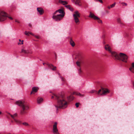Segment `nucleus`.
I'll return each mask as SVG.
<instances>
[{"mask_svg": "<svg viewBox=\"0 0 134 134\" xmlns=\"http://www.w3.org/2000/svg\"><path fill=\"white\" fill-rule=\"evenodd\" d=\"M53 95L52 98H55L57 100V104L55 105L57 110L67 107L68 103L65 100V97L63 93H54Z\"/></svg>", "mask_w": 134, "mask_h": 134, "instance_id": "obj_1", "label": "nucleus"}, {"mask_svg": "<svg viewBox=\"0 0 134 134\" xmlns=\"http://www.w3.org/2000/svg\"><path fill=\"white\" fill-rule=\"evenodd\" d=\"M105 49L111 53V56L114 59L120 60L123 62H126L128 57L125 54L120 53L119 55L115 52H112L111 48L109 44H106L105 47Z\"/></svg>", "mask_w": 134, "mask_h": 134, "instance_id": "obj_2", "label": "nucleus"}, {"mask_svg": "<svg viewBox=\"0 0 134 134\" xmlns=\"http://www.w3.org/2000/svg\"><path fill=\"white\" fill-rule=\"evenodd\" d=\"M15 104L20 106L21 108L20 114L24 115L27 113V111L29 108L28 104L23 100H19L15 102Z\"/></svg>", "mask_w": 134, "mask_h": 134, "instance_id": "obj_3", "label": "nucleus"}, {"mask_svg": "<svg viewBox=\"0 0 134 134\" xmlns=\"http://www.w3.org/2000/svg\"><path fill=\"white\" fill-rule=\"evenodd\" d=\"M73 95H75L81 97H83L84 96V94H81V93H73V94L69 95L67 97V99L68 102H71L74 100V97L73 96Z\"/></svg>", "mask_w": 134, "mask_h": 134, "instance_id": "obj_4", "label": "nucleus"}, {"mask_svg": "<svg viewBox=\"0 0 134 134\" xmlns=\"http://www.w3.org/2000/svg\"><path fill=\"white\" fill-rule=\"evenodd\" d=\"M64 16V15L63 14H54V13L53 14L52 18L55 21H59L62 20Z\"/></svg>", "mask_w": 134, "mask_h": 134, "instance_id": "obj_5", "label": "nucleus"}, {"mask_svg": "<svg viewBox=\"0 0 134 134\" xmlns=\"http://www.w3.org/2000/svg\"><path fill=\"white\" fill-rule=\"evenodd\" d=\"M75 22L76 24H79L80 23V21L79 18L80 17V14L78 11H76L73 15Z\"/></svg>", "mask_w": 134, "mask_h": 134, "instance_id": "obj_6", "label": "nucleus"}, {"mask_svg": "<svg viewBox=\"0 0 134 134\" xmlns=\"http://www.w3.org/2000/svg\"><path fill=\"white\" fill-rule=\"evenodd\" d=\"M8 17L7 14L3 11L0 12V21L2 22L5 20Z\"/></svg>", "mask_w": 134, "mask_h": 134, "instance_id": "obj_7", "label": "nucleus"}, {"mask_svg": "<svg viewBox=\"0 0 134 134\" xmlns=\"http://www.w3.org/2000/svg\"><path fill=\"white\" fill-rule=\"evenodd\" d=\"M57 122H55L53 126V131L54 134H59L58 132V130L57 128Z\"/></svg>", "mask_w": 134, "mask_h": 134, "instance_id": "obj_8", "label": "nucleus"}, {"mask_svg": "<svg viewBox=\"0 0 134 134\" xmlns=\"http://www.w3.org/2000/svg\"><path fill=\"white\" fill-rule=\"evenodd\" d=\"M54 13V14H59L60 15L63 14L64 15V16L65 15V13L63 9H60L56 10Z\"/></svg>", "mask_w": 134, "mask_h": 134, "instance_id": "obj_9", "label": "nucleus"}, {"mask_svg": "<svg viewBox=\"0 0 134 134\" xmlns=\"http://www.w3.org/2000/svg\"><path fill=\"white\" fill-rule=\"evenodd\" d=\"M110 91L107 88H102L101 89L99 90L98 92H109Z\"/></svg>", "mask_w": 134, "mask_h": 134, "instance_id": "obj_10", "label": "nucleus"}, {"mask_svg": "<svg viewBox=\"0 0 134 134\" xmlns=\"http://www.w3.org/2000/svg\"><path fill=\"white\" fill-rule=\"evenodd\" d=\"M17 115V114L15 113L13 115H11L9 113H7V116L8 118H9V116H10L14 120V119H15V118L16 117Z\"/></svg>", "mask_w": 134, "mask_h": 134, "instance_id": "obj_11", "label": "nucleus"}, {"mask_svg": "<svg viewBox=\"0 0 134 134\" xmlns=\"http://www.w3.org/2000/svg\"><path fill=\"white\" fill-rule=\"evenodd\" d=\"M89 16L90 18H93L94 20L98 19V17L95 15L91 13V12H90Z\"/></svg>", "mask_w": 134, "mask_h": 134, "instance_id": "obj_12", "label": "nucleus"}, {"mask_svg": "<svg viewBox=\"0 0 134 134\" xmlns=\"http://www.w3.org/2000/svg\"><path fill=\"white\" fill-rule=\"evenodd\" d=\"M89 16L90 18H93L94 20L98 19V17L95 15L91 13V12H90Z\"/></svg>", "mask_w": 134, "mask_h": 134, "instance_id": "obj_13", "label": "nucleus"}, {"mask_svg": "<svg viewBox=\"0 0 134 134\" xmlns=\"http://www.w3.org/2000/svg\"><path fill=\"white\" fill-rule=\"evenodd\" d=\"M38 12L40 15H42L44 13V11L43 9L41 8H38L37 9Z\"/></svg>", "mask_w": 134, "mask_h": 134, "instance_id": "obj_14", "label": "nucleus"}, {"mask_svg": "<svg viewBox=\"0 0 134 134\" xmlns=\"http://www.w3.org/2000/svg\"><path fill=\"white\" fill-rule=\"evenodd\" d=\"M72 2H75L76 4L80 6L81 5L80 3V0H72Z\"/></svg>", "mask_w": 134, "mask_h": 134, "instance_id": "obj_15", "label": "nucleus"}, {"mask_svg": "<svg viewBox=\"0 0 134 134\" xmlns=\"http://www.w3.org/2000/svg\"><path fill=\"white\" fill-rule=\"evenodd\" d=\"M39 89V88L37 87H35L32 88V91L31 92H37Z\"/></svg>", "mask_w": 134, "mask_h": 134, "instance_id": "obj_16", "label": "nucleus"}, {"mask_svg": "<svg viewBox=\"0 0 134 134\" xmlns=\"http://www.w3.org/2000/svg\"><path fill=\"white\" fill-rule=\"evenodd\" d=\"M107 93H97V95L99 96H104L107 94Z\"/></svg>", "mask_w": 134, "mask_h": 134, "instance_id": "obj_17", "label": "nucleus"}, {"mask_svg": "<svg viewBox=\"0 0 134 134\" xmlns=\"http://www.w3.org/2000/svg\"><path fill=\"white\" fill-rule=\"evenodd\" d=\"M43 101L42 98L40 97H38L37 99V103L38 104H40Z\"/></svg>", "mask_w": 134, "mask_h": 134, "instance_id": "obj_18", "label": "nucleus"}, {"mask_svg": "<svg viewBox=\"0 0 134 134\" xmlns=\"http://www.w3.org/2000/svg\"><path fill=\"white\" fill-rule=\"evenodd\" d=\"M59 2L64 5L66 4H68V3L67 2L61 0H59Z\"/></svg>", "mask_w": 134, "mask_h": 134, "instance_id": "obj_19", "label": "nucleus"}, {"mask_svg": "<svg viewBox=\"0 0 134 134\" xmlns=\"http://www.w3.org/2000/svg\"><path fill=\"white\" fill-rule=\"evenodd\" d=\"M49 67L51 68L52 70H56V67L55 66H53L52 64H48Z\"/></svg>", "mask_w": 134, "mask_h": 134, "instance_id": "obj_20", "label": "nucleus"}, {"mask_svg": "<svg viewBox=\"0 0 134 134\" xmlns=\"http://www.w3.org/2000/svg\"><path fill=\"white\" fill-rule=\"evenodd\" d=\"M117 21L120 24L123 25H124V23H123V21H121L120 18H118L117 19Z\"/></svg>", "mask_w": 134, "mask_h": 134, "instance_id": "obj_21", "label": "nucleus"}, {"mask_svg": "<svg viewBox=\"0 0 134 134\" xmlns=\"http://www.w3.org/2000/svg\"><path fill=\"white\" fill-rule=\"evenodd\" d=\"M70 44L72 47H73L75 46V44L74 42L71 39H70Z\"/></svg>", "mask_w": 134, "mask_h": 134, "instance_id": "obj_22", "label": "nucleus"}, {"mask_svg": "<svg viewBox=\"0 0 134 134\" xmlns=\"http://www.w3.org/2000/svg\"><path fill=\"white\" fill-rule=\"evenodd\" d=\"M21 53H24L25 54H27L29 53L28 51L24 49H22L21 50Z\"/></svg>", "mask_w": 134, "mask_h": 134, "instance_id": "obj_23", "label": "nucleus"}, {"mask_svg": "<svg viewBox=\"0 0 134 134\" xmlns=\"http://www.w3.org/2000/svg\"><path fill=\"white\" fill-rule=\"evenodd\" d=\"M25 34L27 36H29V34H30L32 35H34L31 32H30L25 31Z\"/></svg>", "mask_w": 134, "mask_h": 134, "instance_id": "obj_24", "label": "nucleus"}, {"mask_svg": "<svg viewBox=\"0 0 134 134\" xmlns=\"http://www.w3.org/2000/svg\"><path fill=\"white\" fill-rule=\"evenodd\" d=\"M14 121L17 124H20L21 123V121L16 119H14Z\"/></svg>", "mask_w": 134, "mask_h": 134, "instance_id": "obj_25", "label": "nucleus"}, {"mask_svg": "<svg viewBox=\"0 0 134 134\" xmlns=\"http://www.w3.org/2000/svg\"><path fill=\"white\" fill-rule=\"evenodd\" d=\"M65 7L71 10H72L73 9L71 8L70 6V5H66Z\"/></svg>", "mask_w": 134, "mask_h": 134, "instance_id": "obj_26", "label": "nucleus"}, {"mask_svg": "<svg viewBox=\"0 0 134 134\" xmlns=\"http://www.w3.org/2000/svg\"><path fill=\"white\" fill-rule=\"evenodd\" d=\"M22 124L24 125L25 126H29V124L26 122H23L22 123Z\"/></svg>", "mask_w": 134, "mask_h": 134, "instance_id": "obj_27", "label": "nucleus"}, {"mask_svg": "<svg viewBox=\"0 0 134 134\" xmlns=\"http://www.w3.org/2000/svg\"><path fill=\"white\" fill-rule=\"evenodd\" d=\"M116 4V2H115L114 3L110 5L111 7V8H113L114 7Z\"/></svg>", "mask_w": 134, "mask_h": 134, "instance_id": "obj_28", "label": "nucleus"}, {"mask_svg": "<svg viewBox=\"0 0 134 134\" xmlns=\"http://www.w3.org/2000/svg\"><path fill=\"white\" fill-rule=\"evenodd\" d=\"M130 70L131 71L134 73V68H130Z\"/></svg>", "mask_w": 134, "mask_h": 134, "instance_id": "obj_29", "label": "nucleus"}, {"mask_svg": "<svg viewBox=\"0 0 134 134\" xmlns=\"http://www.w3.org/2000/svg\"><path fill=\"white\" fill-rule=\"evenodd\" d=\"M121 4L123 6H127V4L125 3L122 2L121 3Z\"/></svg>", "mask_w": 134, "mask_h": 134, "instance_id": "obj_30", "label": "nucleus"}, {"mask_svg": "<svg viewBox=\"0 0 134 134\" xmlns=\"http://www.w3.org/2000/svg\"><path fill=\"white\" fill-rule=\"evenodd\" d=\"M80 62L78 61H77L76 62V64L77 65L79 66V67L80 68Z\"/></svg>", "mask_w": 134, "mask_h": 134, "instance_id": "obj_31", "label": "nucleus"}, {"mask_svg": "<svg viewBox=\"0 0 134 134\" xmlns=\"http://www.w3.org/2000/svg\"><path fill=\"white\" fill-rule=\"evenodd\" d=\"M80 104V103H77L75 104V106L77 108H78L79 107V105Z\"/></svg>", "mask_w": 134, "mask_h": 134, "instance_id": "obj_32", "label": "nucleus"}, {"mask_svg": "<svg viewBox=\"0 0 134 134\" xmlns=\"http://www.w3.org/2000/svg\"><path fill=\"white\" fill-rule=\"evenodd\" d=\"M34 36L37 39H39L40 38V37L38 36L34 35Z\"/></svg>", "mask_w": 134, "mask_h": 134, "instance_id": "obj_33", "label": "nucleus"}, {"mask_svg": "<svg viewBox=\"0 0 134 134\" xmlns=\"http://www.w3.org/2000/svg\"><path fill=\"white\" fill-rule=\"evenodd\" d=\"M97 20H98V22L99 23H102V21L101 20L99 19L98 18V19Z\"/></svg>", "mask_w": 134, "mask_h": 134, "instance_id": "obj_34", "label": "nucleus"}, {"mask_svg": "<svg viewBox=\"0 0 134 134\" xmlns=\"http://www.w3.org/2000/svg\"><path fill=\"white\" fill-rule=\"evenodd\" d=\"M131 68H134V62L132 64V66Z\"/></svg>", "mask_w": 134, "mask_h": 134, "instance_id": "obj_35", "label": "nucleus"}, {"mask_svg": "<svg viewBox=\"0 0 134 134\" xmlns=\"http://www.w3.org/2000/svg\"><path fill=\"white\" fill-rule=\"evenodd\" d=\"M78 71H79V73H80L81 72V70L80 67V69Z\"/></svg>", "mask_w": 134, "mask_h": 134, "instance_id": "obj_36", "label": "nucleus"}, {"mask_svg": "<svg viewBox=\"0 0 134 134\" xmlns=\"http://www.w3.org/2000/svg\"><path fill=\"white\" fill-rule=\"evenodd\" d=\"M15 21L16 22H17L18 23H20V21L19 20H17L16 19L15 20Z\"/></svg>", "mask_w": 134, "mask_h": 134, "instance_id": "obj_37", "label": "nucleus"}, {"mask_svg": "<svg viewBox=\"0 0 134 134\" xmlns=\"http://www.w3.org/2000/svg\"><path fill=\"white\" fill-rule=\"evenodd\" d=\"M97 92V91H96V90H92V92Z\"/></svg>", "mask_w": 134, "mask_h": 134, "instance_id": "obj_38", "label": "nucleus"}, {"mask_svg": "<svg viewBox=\"0 0 134 134\" xmlns=\"http://www.w3.org/2000/svg\"><path fill=\"white\" fill-rule=\"evenodd\" d=\"M9 19H10L11 20H13V18L11 17H8H8Z\"/></svg>", "mask_w": 134, "mask_h": 134, "instance_id": "obj_39", "label": "nucleus"}, {"mask_svg": "<svg viewBox=\"0 0 134 134\" xmlns=\"http://www.w3.org/2000/svg\"><path fill=\"white\" fill-rule=\"evenodd\" d=\"M35 94V93H31L30 95H34Z\"/></svg>", "mask_w": 134, "mask_h": 134, "instance_id": "obj_40", "label": "nucleus"}, {"mask_svg": "<svg viewBox=\"0 0 134 134\" xmlns=\"http://www.w3.org/2000/svg\"><path fill=\"white\" fill-rule=\"evenodd\" d=\"M21 44H23V40H22L21 41Z\"/></svg>", "mask_w": 134, "mask_h": 134, "instance_id": "obj_41", "label": "nucleus"}, {"mask_svg": "<svg viewBox=\"0 0 134 134\" xmlns=\"http://www.w3.org/2000/svg\"><path fill=\"white\" fill-rule=\"evenodd\" d=\"M108 9H110L111 8V6H110H110H108Z\"/></svg>", "mask_w": 134, "mask_h": 134, "instance_id": "obj_42", "label": "nucleus"}, {"mask_svg": "<svg viewBox=\"0 0 134 134\" xmlns=\"http://www.w3.org/2000/svg\"><path fill=\"white\" fill-rule=\"evenodd\" d=\"M18 45H20L21 44V43L20 42H19L18 43Z\"/></svg>", "mask_w": 134, "mask_h": 134, "instance_id": "obj_43", "label": "nucleus"}, {"mask_svg": "<svg viewBox=\"0 0 134 134\" xmlns=\"http://www.w3.org/2000/svg\"><path fill=\"white\" fill-rule=\"evenodd\" d=\"M61 77V79H62V80L63 81V78H62V77Z\"/></svg>", "mask_w": 134, "mask_h": 134, "instance_id": "obj_44", "label": "nucleus"}, {"mask_svg": "<svg viewBox=\"0 0 134 134\" xmlns=\"http://www.w3.org/2000/svg\"><path fill=\"white\" fill-rule=\"evenodd\" d=\"M19 42H21V40H20V39H19Z\"/></svg>", "mask_w": 134, "mask_h": 134, "instance_id": "obj_45", "label": "nucleus"}, {"mask_svg": "<svg viewBox=\"0 0 134 134\" xmlns=\"http://www.w3.org/2000/svg\"><path fill=\"white\" fill-rule=\"evenodd\" d=\"M1 114H2V112L1 111H0V115Z\"/></svg>", "mask_w": 134, "mask_h": 134, "instance_id": "obj_46", "label": "nucleus"}, {"mask_svg": "<svg viewBox=\"0 0 134 134\" xmlns=\"http://www.w3.org/2000/svg\"><path fill=\"white\" fill-rule=\"evenodd\" d=\"M43 65H44V64H45V63H43Z\"/></svg>", "mask_w": 134, "mask_h": 134, "instance_id": "obj_47", "label": "nucleus"}, {"mask_svg": "<svg viewBox=\"0 0 134 134\" xmlns=\"http://www.w3.org/2000/svg\"><path fill=\"white\" fill-rule=\"evenodd\" d=\"M13 122V121H12V122Z\"/></svg>", "mask_w": 134, "mask_h": 134, "instance_id": "obj_48", "label": "nucleus"}]
</instances>
